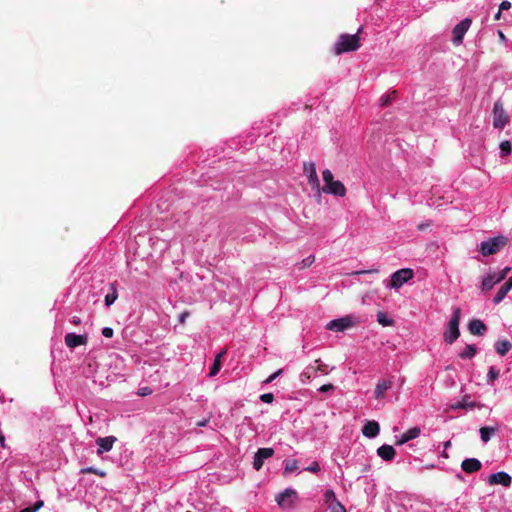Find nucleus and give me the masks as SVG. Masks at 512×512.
Listing matches in <instances>:
<instances>
[{
  "mask_svg": "<svg viewBox=\"0 0 512 512\" xmlns=\"http://www.w3.org/2000/svg\"><path fill=\"white\" fill-rule=\"evenodd\" d=\"M362 27H360L356 34H341L334 45V53L341 55L346 52L356 51L360 48V36Z\"/></svg>",
  "mask_w": 512,
  "mask_h": 512,
  "instance_id": "1",
  "label": "nucleus"
},
{
  "mask_svg": "<svg viewBox=\"0 0 512 512\" xmlns=\"http://www.w3.org/2000/svg\"><path fill=\"white\" fill-rule=\"evenodd\" d=\"M414 276V272L412 269L409 268H403L395 271L391 277L390 280H385L384 286L388 289H399L402 287L405 283H407L409 280H411Z\"/></svg>",
  "mask_w": 512,
  "mask_h": 512,
  "instance_id": "2",
  "label": "nucleus"
},
{
  "mask_svg": "<svg viewBox=\"0 0 512 512\" xmlns=\"http://www.w3.org/2000/svg\"><path fill=\"white\" fill-rule=\"evenodd\" d=\"M461 311L459 308H455L452 313V317L449 321L448 327L444 333V340L448 344H452L456 341L460 335L459 323H460Z\"/></svg>",
  "mask_w": 512,
  "mask_h": 512,
  "instance_id": "3",
  "label": "nucleus"
},
{
  "mask_svg": "<svg viewBox=\"0 0 512 512\" xmlns=\"http://www.w3.org/2000/svg\"><path fill=\"white\" fill-rule=\"evenodd\" d=\"M506 237L497 236L487 241H483L479 245V251L484 256H489L497 253L502 247L506 245Z\"/></svg>",
  "mask_w": 512,
  "mask_h": 512,
  "instance_id": "4",
  "label": "nucleus"
},
{
  "mask_svg": "<svg viewBox=\"0 0 512 512\" xmlns=\"http://www.w3.org/2000/svg\"><path fill=\"white\" fill-rule=\"evenodd\" d=\"M298 500L297 491L293 488H286L281 493L277 494L275 501L282 509H292L295 507Z\"/></svg>",
  "mask_w": 512,
  "mask_h": 512,
  "instance_id": "5",
  "label": "nucleus"
},
{
  "mask_svg": "<svg viewBox=\"0 0 512 512\" xmlns=\"http://www.w3.org/2000/svg\"><path fill=\"white\" fill-rule=\"evenodd\" d=\"M494 128H503L509 123V115L505 111L502 102L497 101L493 108Z\"/></svg>",
  "mask_w": 512,
  "mask_h": 512,
  "instance_id": "6",
  "label": "nucleus"
},
{
  "mask_svg": "<svg viewBox=\"0 0 512 512\" xmlns=\"http://www.w3.org/2000/svg\"><path fill=\"white\" fill-rule=\"evenodd\" d=\"M315 364L317 365H309L307 366L303 371L302 373L300 374V381L302 383H307L310 381V379L315 375L317 374L318 372H321L323 374H327L328 372L326 371V365L323 364L321 362L320 359H317L315 361Z\"/></svg>",
  "mask_w": 512,
  "mask_h": 512,
  "instance_id": "7",
  "label": "nucleus"
},
{
  "mask_svg": "<svg viewBox=\"0 0 512 512\" xmlns=\"http://www.w3.org/2000/svg\"><path fill=\"white\" fill-rule=\"evenodd\" d=\"M303 172L308 178L309 184L315 189L320 196V182L316 172V166L314 162H305L303 165Z\"/></svg>",
  "mask_w": 512,
  "mask_h": 512,
  "instance_id": "8",
  "label": "nucleus"
},
{
  "mask_svg": "<svg viewBox=\"0 0 512 512\" xmlns=\"http://www.w3.org/2000/svg\"><path fill=\"white\" fill-rule=\"evenodd\" d=\"M471 23H472V20L470 18H465L453 28L452 41H453L454 45L462 44L464 35L470 28Z\"/></svg>",
  "mask_w": 512,
  "mask_h": 512,
  "instance_id": "9",
  "label": "nucleus"
},
{
  "mask_svg": "<svg viewBox=\"0 0 512 512\" xmlns=\"http://www.w3.org/2000/svg\"><path fill=\"white\" fill-rule=\"evenodd\" d=\"M323 192L325 194H330L336 197H344L346 195V187L344 184L339 180H334L328 185H323L322 188H320V193Z\"/></svg>",
  "mask_w": 512,
  "mask_h": 512,
  "instance_id": "10",
  "label": "nucleus"
},
{
  "mask_svg": "<svg viewBox=\"0 0 512 512\" xmlns=\"http://www.w3.org/2000/svg\"><path fill=\"white\" fill-rule=\"evenodd\" d=\"M273 455V448H259L254 455L253 468L259 471L263 467L264 461L271 458Z\"/></svg>",
  "mask_w": 512,
  "mask_h": 512,
  "instance_id": "11",
  "label": "nucleus"
},
{
  "mask_svg": "<svg viewBox=\"0 0 512 512\" xmlns=\"http://www.w3.org/2000/svg\"><path fill=\"white\" fill-rule=\"evenodd\" d=\"M488 482L490 485H502L504 487H510L512 478L508 473L500 471L490 474L488 477Z\"/></svg>",
  "mask_w": 512,
  "mask_h": 512,
  "instance_id": "12",
  "label": "nucleus"
},
{
  "mask_svg": "<svg viewBox=\"0 0 512 512\" xmlns=\"http://www.w3.org/2000/svg\"><path fill=\"white\" fill-rule=\"evenodd\" d=\"M352 326V320L350 317H343L339 319L331 320L327 323L326 329L336 332H341Z\"/></svg>",
  "mask_w": 512,
  "mask_h": 512,
  "instance_id": "13",
  "label": "nucleus"
},
{
  "mask_svg": "<svg viewBox=\"0 0 512 512\" xmlns=\"http://www.w3.org/2000/svg\"><path fill=\"white\" fill-rule=\"evenodd\" d=\"M88 342L87 335H78L75 333H67L65 336V344L70 349H74L80 345H86Z\"/></svg>",
  "mask_w": 512,
  "mask_h": 512,
  "instance_id": "14",
  "label": "nucleus"
},
{
  "mask_svg": "<svg viewBox=\"0 0 512 512\" xmlns=\"http://www.w3.org/2000/svg\"><path fill=\"white\" fill-rule=\"evenodd\" d=\"M116 437L107 436V437H99L96 439L97 444V454L101 455L105 452H109L113 448V444L116 442Z\"/></svg>",
  "mask_w": 512,
  "mask_h": 512,
  "instance_id": "15",
  "label": "nucleus"
},
{
  "mask_svg": "<svg viewBox=\"0 0 512 512\" xmlns=\"http://www.w3.org/2000/svg\"><path fill=\"white\" fill-rule=\"evenodd\" d=\"M421 429L419 427H412L408 429L405 433H403L399 438L397 437L395 444L403 445L410 440L416 439L420 436Z\"/></svg>",
  "mask_w": 512,
  "mask_h": 512,
  "instance_id": "16",
  "label": "nucleus"
},
{
  "mask_svg": "<svg viewBox=\"0 0 512 512\" xmlns=\"http://www.w3.org/2000/svg\"><path fill=\"white\" fill-rule=\"evenodd\" d=\"M482 463L476 458L464 459L461 463V468L466 473H474L481 469Z\"/></svg>",
  "mask_w": 512,
  "mask_h": 512,
  "instance_id": "17",
  "label": "nucleus"
},
{
  "mask_svg": "<svg viewBox=\"0 0 512 512\" xmlns=\"http://www.w3.org/2000/svg\"><path fill=\"white\" fill-rule=\"evenodd\" d=\"M379 432L380 426L376 421H368L362 429L363 435L368 438L376 437L379 434Z\"/></svg>",
  "mask_w": 512,
  "mask_h": 512,
  "instance_id": "18",
  "label": "nucleus"
},
{
  "mask_svg": "<svg viewBox=\"0 0 512 512\" xmlns=\"http://www.w3.org/2000/svg\"><path fill=\"white\" fill-rule=\"evenodd\" d=\"M395 449L393 446L384 444L377 449V455L385 461H391L395 457Z\"/></svg>",
  "mask_w": 512,
  "mask_h": 512,
  "instance_id": "19",
  "label": "nucleus"
},
{
  "mask_svg": "<svg viewBox=\"0 0 512 512\" xmlns=\"http://www.w3.org/2000/svg\"><path fill=\"white\" fill-rule=\"evenodd\" d=\"M468 328L471 334L478 336L483 335L487 330V327L484 324V322L478 319L470 321Z\"/></svg>",
  "mask_w": 512,
  "mask_h": 512,
  "instance_id": "20",
  "label": "nucleus"
},
{
  "mask_svg": "<svg viewBox=\"0 0 512 512\" xmlns=\"http://www.w3.org/2000/svg\"><path fill=\"white\" fill-rule=\"evenodd\" d=\"M391 386H392V382L391 381H388V380L379 381L377 383L375 391H374L375 398H377V399L383 398L385 393H386V391L388 389H390Z\"/></svg>",
  "mask_w": 512,
  "mask_h": 512,
  "instance_id": "21",
  "label": "nucleus"
},
{
  "mask_svg": "<svg viewBox=\"0 0 512 512\" xmlns=\"http://www.w3.org/2000/svg\"><path fill=\"white\" fill-rule=\"evenodd\" d=\"M502 281V277H496L495 274H488L482 280V290L487 291L493 288V286Z\"/></svg>",
  "mask_w": 512,
  "mask_h": 512,
  "instance_id": "22",
  "label": "nucleus"
},
{
  "mask_svg": "<svg viewBox=\"0 0 512 512\" xmlns=\"http://www.w3.org/2000/svg\"><path fill=\"white\" fill-rule=\"evenodd\" d=\"M511 348H512V343L506 339L498 340L495 343V350L501 356L506 355L511 350Z\"/></svg>",
  "mask_w": 512,
  "mask_h": 512,
  "instance_id": "23",
  "label": "nucleus"
},
{
  "mask_svg": "<svg viewBox=\"0 0 512 512\" xmlns=\"http://www.w3.org/2000/svg\"><path fill=\"white\" fill-rule=\"evenodd\" d=\"M225 353H226V351L223 350V351H220L216 355V357L214 359V362H213V364L211 366L210 372H209V376L210 377L216 376L218 374V372L220 371L221 365H222L221 364V360H222L223 356L225 355Z\"/></svg>",
  "mask_w": 512,
  "mask_h": 512,
  "instance_id": "24",
  "label": "nucleus"
},
{
  "mask_svg": "<svg viewBox=\"0 0 512 512\" xmlns=\"http://www.w3.org/2000/svg\"><path fill=\"white\" fill-rule=\"evenodd\" d=\"M109 290L110 292L105 296V305L107 307H110L118 298L116 283H110Z\"/></svg>",
  "mask_w": 512,
  "mask_h": 512,
  "instance_id": "25",
  "label": "nucleus"
},
{
  "mask_svg": "<svg viewBox=\"0 0 512 512\" xmlns=\"http://www.w3.org/2000/svg\"><path fill=\"white\" fill-rule=\"evenodd\" d=\"M397 96H398L397 91L396 90H391L386 95H383L380 98V100H379L380 101V106L381 107H388L397 98Z\"/></svg>",
  "mask_w": 512,
  "mask_h": 512,
  "instance_id": "26",
  "label": "nucleus"
},
{
  "mask_svg": "<svg viewBox=\"0 0 512 512\" xmlns=\"http://www.w3.org/2000/svg\"><path fill=\"white\" fill-rule=\"evenodd\" d=\"M477 353V347L474 344L466 345L465 348L459 353L461 359H471Z\"/></svg>",
  "mask_w": 512,
  "mask_h": 512,
  "instance_id": "27",
  "label": "nucleus"
},
{
  "mask_svg": "<svg viewBox=\"0 0 512 512\" xmlns=\"http://www.w3.org/2000/svg\"><path fill=\"white\" fill-rule=\"evenodd\" d=\"M496 428L491 426H485L480 428V437L482 442L487 443L491 437L495 434Z\"/></svg>",
  "mask_w": 512,
  "mask_h": 512,
  "instance_id": "28",
  "label": "nucleus"
},
{
  "mask_svg": "<svg viewBox=\"0 0 512 512\" xmlns=\"http://www.w3.org/2000/svg\"><path fill=\"white\" fill-rule=\"evenodd\" d=\"M298 461L296 459H288L284 461V473H292L298 470Z\"/></svg>",
  "mask_w": 512,
  "mask_h": 512,
  "instance_id": "29",
  "label": "nucleus"
},
{
  "mask_svg": "<svg viewBox=\"0 0 512 512\" xmlns=\"http://www.w3.org/2000/svg\"><path fill=\"white\" fill-rule=\"evenodd\" d=\"M499 148H500V156L501 157H506L508 155L511 154L512 152V144L510 141H502L499 145Z\"/></svg>",
  "mask_w": 512,
  "mask_h": 512,
  "instance_id": "30",
  "label": "nucleus"
},
{
  "mask_svg": "<svg viewBox=\"0 0 512 512\" xmlns=\"http://www.w3.org/2000/svg\"><path fill=\"white\" fill-rule=\"evenodd\" d=\"M377 321L379 324H381L382 326L386 327V326H392L394 321L389 318L386 313L384 312H378L377 313Z\"/></svg>",
  "mask_w": 512,
  "mask_h": 512,
  "instance_id": "31",
  "label": "nucleus"
},
{
  "mask_svg": "<svg viewBox=\"0 0 512 512\" xmlns=\"http://www.w3.org/2000/svg\"><path fill=\"white\" fill-rule=\"evenodd\" d=\"M324 501L330 507V505H333L334 503L339 502L336 498V494L333 490L328 489L324 493Z\"/></svg>",
  "mask_w": 512,
  "mask_h": 512,
  "instance_id": "32",
  "label": "nucleus"
},
{
  "mask_svg": "<svg viewBox=\"0 0 512 512\" xmlns=\"http://www.w3.org/2000/svg\"><path fill=\"white\" fill-rule=\"evenodd\" d=\"M508 292L509 290L504 285H502L494 296L493 303L499 304L506 297Z\"/></svg>",
  "mask_w": 512,
  "mask_h": 512,
  "instance_id": "33",
  "label": "nucleus"
},
{
  "mask_svg": "<svg viewBox=\"0 0 512 512\" xmlns=\"http://www.w3.org/2000/svg\"><path fill=\"white\" fill-rule=\"evenodd\" d=\"M81 473L82 474L91 473V474L98 475L100 477H105L106 476V472L105 471L100 470V469L95 468V467L83 468V469H81Z\"/></svg>",
  "mask_w": 512,
  "mask_h": 512,
  "instance_id": "34",
  "label": "nucleus"
},
{
  "mask_svg": "<svg viewBox=\"0 0 512 512\" xmlns=\"http://www.w3.org/2000/svg\"><path fill=\"white\" fill-rule=\"evenodd\" d=\"M499 377V370L495 368L494 366H491L489 368L488 374H487V382L492 383L494 380H496Z\"/></svg>",
  "mask_w": 512,
  "mask_h": 512,
  "instance_id": "35",
  "label": "nucleus"
},
{
  "mask_svg": "<svg viewBox=\"0 0 512 512\" xmlns=\"http://www.w3.org/2000/svg\"><path fill=\"white\" fill-rule=\"evenodd\" d=\"M322 179L324 181V185H328L331 182H333L334 181V176H333V173L331 172V170L325 169L322 172Z\"/></svg>",
  "mask_w": 512,
  "mask_h": 512,
  "instance_id": "36",
  "label": "nucleus"
},
{
  "mask_svg": "<svg viewBox=\"0 0 512 512\" xmlns=\"http://www.w3.org/2000/svg\"><path fill=\"white\" fill-rule=\"evenodd\" d=\"M43 505H44L43 501L38 500L37 502H35L33 507H26V508L20 510L19 512H37L40 508L43 507Z\"/></svg>",
  "mask_w": 512,
  "mask_h": 512,
  "instance_id": "37",
  "label": "nucleus"
},
{
  "mask_svg": "<svg viewBox=\"0 0 512 512\" xmlns=\"http://www.w3.org/2000/svg\"><path fill=\"white\" fill-rule=\"evenodd\" d=\"M328 508L331 512H347L345 506L341 502L334 503Z\"/></svg>",
  "mask_w": 512,
  "mask_h": 512,
  "instance_id": "38",
  "label": "nucleus"
},
{
  "mask_svg": "<svg viewBox=\"0 0 512 512\" xmlns=\"http://www.w3.org/2000/svg\"><path fill=\"white\" fill-rule=\"evenodd\" d=\"M315 261V257L313 255H309L305 259L302 260L299 268H306L312 265V263Z\"/></svg>",
  "mask_w": 512,
  "mask_h": 512,
  "instance_id": "39",
  "label": "nucleus"
},
{
  "mask_svg": "<svg viewBox=\"0 0 512 512\" xmlns=\"http://www.w3.org/2000/svg\"><path fill=\"white\" fill-rule=\"evenodd\" d=\"M305 471L311 472V473H317L320 471V465L317 461H313L309 466H307Z\"/></svg>",
  "mask_w": 512,
  "mask_h": 512,
  "instance_id": "40",
  "label": "nucleus"
},
{
  "mask_svg": "<svg viewBox=\"0 0 512 512\" xmlns=\"http://www.w3.org/2000/svg\"><path fill=\"white\" fill-rule=\"evenodd\" d=\"M152 389L148 386L140 387L137 391V395L145 397L152 394Z\"/></svg>",
  "mask_w": 512,
  "mask_h": 512,
  "instance_id": "41",
  "label": "nucleus"
},
{
  "mask_svg": "<svg viewBox=\"0 0 512 512\" xmlns=\"http://www.w3.org/2000/svg\"><path fill=\"white\" fill-rule=\"evenodd\" d=\"M283 373V370L282 369H278L277 371H275L274 373H272L266 380H265V383L266 384H269L271 382H273L277 377H279L281 374Z\"/></svg>",
  "mask_w": 512,
  "mask_h": 512,
  "instance_id": "42",
  "label": "nucleus"
},
{
  "mask_svg": "<svg viewBox=\"0 0 512 512\" xmlns=\"http://www.w3.org/2000/svg\"><path fill=\"white\" fill-rule=\"evenodd\" d=\"M260 400L264 403H272L274 400V395L272 393H264L260 395Z\"/></svg>",
  "mask_w": 512,
  "mask_h": 512,
  "instance_id": "43",
  "label": "nucleus"
},
{
  "mask_svg": "<svg viewBox=\"0 0 512 512\" xmlns=\"http://www.w3.org/2000/svg\"><path fill=\"white\" fill-rule=\"evenodd\" d=\"M334 390H335V386H334V385H332V384H324V385H322V386L318 389V391H319L320 393L331 392V391H334Z\"/></svg>",
  "mask_w": 512,
  "mask_h": 512,
  "instance_id": "44",
  "label": "nucleus"
},
{
  "mask_svg": "<svg viewBox=\"0 0 512 512\" xmlns=\"http://www.w3.org/2000/svg\"><path fill=\"white\" fill-rule=\"evenodd\" d=\"M102 335L105 337V338H112L113 335H114V330L111 328V327H104L102 329Z\"/></svg>",
  "mask_w": 512,
  "mask_h": 512,
  "instance_id": "45",
  "label": "nucleus"
},
{
  "mask_svg": "<svg viewBox=\"0 0 512 512\" xmlns=\"http://www.w3.org/2000/svg\"><path fill=\"white\" fill-rule=\"evenodd\" d=\"M511 8V3L509 1H503L500 6H499V9L500 11H503V10H508Z\"/></svg>",
  "mask_w": 512,
  "mask_h": 512,
  "instance_id": "46",
  "label": "nucleus"
},
{
  "mask_svg": "<svg viewBox=\"0 0 512 512\" xmlns=\"http://www.w3.org/2000/svg\"><path fill=\"white\" fill-rule=\"evenodd\" d=\"M377 272H378V269H369V270L356 271V272H354V274L355 275H360V274L377 273Z\"/></svg>",
  "mask_w": 512,
  "mask_h": 512,
  "instance_id": "47",
  "label": "nucleus"
},
{
  "mask_svg": "<svg viewBox=\"0 0 512 512\" xmlns=\"http://www.w3.org/2000/svg\"><path fill=\"white\" fill-rule=\"evenodd\" d=\"M188 316H189V312H187V311L182 312V313L179 315V322H180L181 324H184Z\"/></svg>",
  "mask_w": 512,
  "mask_h": 512,
  "instance_id": "48",
  "label": "nucleus"
},
{
  "mask_svg": "<svg viewBox=\"0 0 512 512\" xmlns=\"http://www.w3.org/2000/svg\"><path fill=\"white\" fill-rule=\"evenodd\" d=\"M70 322L73 325H79V324H81V319L78 316H73V317H71Z\"/></svg>",
  "mask_w": 512,
  "mask_h": 512,
  "instance_id": "49",
  "label": "nucleus"
},
{
  "mask_svg": "<svg viewBox=\"0 0 512 512\" xmlns=\"http://www.w3.org/2000/svg\"><path fill=\"white\" fill-rule=\"evenodd\" d=\"M503 285L510 291L512 289V278L510 277Z\"/></svg>",
  "mask_w": 512,
  "mask_h": 512,
  "instance_id": "50",
  "label": "nucleus"
},
{
  "mask_svg": "<svg viewBox=\"0 0 512 512\" xmlns=\"http://www.w3.org/2000/svg\"><path fill=\"white\" fill-rule=\"evenodd\" d=\"M510 270V268H505L499 275H496V277H502V280L506 277L507 272Z\"/></svg>",
  "mask_w": 512,
  "mask_h": 512,
  "instance_id": "51",
  "label": "nucleus"
},
{
  "mask_svg": "<svg viewBox=\"0 0 512 512\" xmlns=\"http://www.w3.org/2000/svg\"><path fill=\"white\" fill-rule=\"evenodd\" d=\"M510 270V268H505L499 275H496V277H502V280L506 277L507 272Z\"/></svg>",
  "mask_w": 512,
  "mask_h": 512,
  "instance_id": "52",
  "label": "nucleus"
},
{
  "mask_svg": "<svg viewBox=\"0 0 512 512\" xmlns=\"http://www.w3.org/2000/svg\"><path fill=\"white\" fill-rule=\"evenodd\" d=\"M510 270V268H505L499 275H496V277H502V280L506 277L507 272Z\"/></svg>",
  "mask_w": 512,
  "mask_h": 512,
  "instance_id": "53",
  "label": "nucleus"
},
{
  "mask_svg": "<svg viewBox=\"0 0 512 512\" xmlns=\"http://www.w3.org/2000/svg\"><path fill=\"white\" fill-rule=\"evenodd\" d=\"M501 15H502V11H500V9H499L498 12L495 14L494 19L495 20H500Z\"/></svg>",
  "mask_w": 512,
  "mask_h": 512,
  "instance_id": "54",
  "label": "nucleus"
},
{
  "mask_svg": "<svg viewBox=\"0 0 512 512\" xmlns=\"http://www.w3.org/2000/svg\"><path fill=\"white\" fill-rule=\"evenodd\" d=\"M207 422H208V420L200 421V422L197 423V426H199V427L206 426Z\"/></svg>",
  "mask_w": 512,
  "mask_h": 512,
  "instance_id": "55",
  "label": "nucleus"
},
{
  "mask_svg": "<svg viewBox=\"0 0 512 512\" xmlns=\"http://www.w3.org/2000/svg\"><path fill=\"white\" fill-rule=\"evenodd\" d=\"M499 35H500L501 38H504V35H503V33L501 31H499Z\"/></svg>",
  "mask_w": 512,
  "mask_h": 512,
  "instance_id": "56",
  "label": "nucleus"
},
{
  "mask_svg": "<svg viewBox=\"0 0 512 512\" xmlns=\"http://www.w3.org/2000/svg\"><path fill=\"white\" fill-rule=\"evenodd\" d=\"M0 401L2 402V395H0Z\"/></svg>",
  "mask_w": 512,
  "mask_h": 512,
  "instance_id": "57",
  "label": "nucleus"
}]
</instances>
